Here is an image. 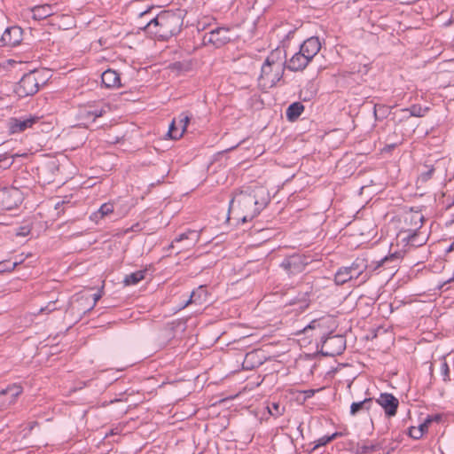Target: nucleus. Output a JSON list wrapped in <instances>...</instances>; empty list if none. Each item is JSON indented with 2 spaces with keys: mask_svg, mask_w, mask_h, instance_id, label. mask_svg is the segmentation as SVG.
I'll return each instance as SVG.
<instances>
[{
  "mask_svg": "<svg viewBox=\"0 0 454 454\" xmlns=\"http://www.w3.org/2000/svg\"><path fill=\"white\" fill-rule=\"evenodd\" d=\"M146 270H137L128 274L125 276L123 279V283L125 286H133L139 283L141 280L145 278Z\"/></svg>",
  "mask_w": 454,
  "mask_h": 454,
  "instance_id": "28",
  "label": "nucleus"
},
{
  "mask_svg": "<svg viewBox=\"0 0 454 454\" xmlns=\"http://www.w3.org/2000/svg\"><path fill=\"white\" fill-rule=\"evenodd\" d=\"M36 425H37V422H33V423H31L30 430H31V429H33V427H34L35 426H36Z\"/></svg>",
  "mask_w": 454,
  "mask_h": 454,
  "instance_id": "51",
  "label": "nucleus"
},
{
  "mask_svg": "<svg viewBox=\"0 0 454 454\" xmlns=\"http://www.w3.org/2000/svg\"><path fill=\"white\" fill-rule=\"evenodd\" d=\"M232 39L229 27H218L208 33H205L202 37V43L204 45H212L215 48H221Z\"/></svg>",
  "mask_w": 454,
  "mask_h": 454,
  "instance_id": "7",
  "label": "nucleus"
},
{
  "mask_svg": "<svg viewBox=\"0 0 454 454\" xmlns=\"http://www.w3.org/2000/svg\"><path fill=\"white\" fill-rule=\"evenodd\" d=\"M427 419H431V423L435 421V422H439L442 420V415L441 414H434V415H428L427 417Z\"/></svg>",
  "mask_w": 454,
  "mask_h": 454,
  "instance_id": "43",
  "label": "nucleus"
},
{
  "mask_svg": "<svg viewBox=\"0 0 454 454\" xmlns=\"http://www.w3.org/2000/svg\"><path fill=\"white\" fill-rule=\"evenodd\" d=\"M21 40L22 29L17 26L7 27L1 37L2 43L6 46H16Z\"/></svg>",
  "mask_w": 454,
  "mask_h": 454,
  "instance_id": "14",
  "label": "nucleus"
},
{
  "mask_svg": "<svg viewBox=\"0 0 454 454\" xmlns=\"http://www.w3.org/2000/svg\"><path fill=\"white\" fill-rule=\"evenodd\" d=\"M427 170L421 172L417 179V184H425L430 180L434 173V168L433 166H426Z\"/></svg>",
  "mask_w": 454,
  "mask_h": 454,
  "instance_id": "31",
  "label": "nucleus"
},
{
  "mask_svg": "<svg viewBox=\"0 0 454 454\" xmlns=\"http://www.w3.org/2000/svg\"><path fill=\"white\" fill-rule=\"evenodd\" d=\"M201 230H187L185 232L179 234L170 244L169 247L173 248L175 243H182L185 242V244L181 247L178 251L180 253L182 250H188L195 247V245L200 241Z\"/></svg>",
  "mask_w": 454,
  "mask_h": 454,
  "instance_id": "11",
  "label": "nucleus"
},
{
  "mask_svg": "<svg viewBox=\"0 0 454 454\" xmlns=\"http://www.w3.org/2000/svg\"><path fill=\"white\" fill-rule=\"evenodd\" d=\"M429 424H431V419H426L423 423H421L419 427H417V428H420L421 429L422 435L426 432H427Z\"/></svg>",
  "mask_w": 454,
  "mask_h": 454,
  "instance_id": "42",
  "label": "nucleus"
},
{
  "mask_svg": "<svg viewBox=\"0 0 454 454\" xmlns=\"http://www.w3.org/2000/svg\"><path fill=\"white\" fill-rule=\"evenodd\" d=\"M367 267V260L357 257L350 266L341 267L337 270L334 275V282L339 286L344 285L348 281L360 277Z\"/></svg>",
  "mask_w": 454,
  "mask_h": 454,
  "instance_id": "5",
  "label": "nucleus"
},
{
  "mask_svg": "<svg viewBox=\"0 0 454 454\" xmlns=\"http://www.w3.org/2000/svg\"><path fill=\"white\" fill-rule=\"evenodd\" d=\"M3 205L7 209L17 207L21 202V194L19 189L11 188L4 189L0 192Z\"/></svg>",
  "mask_w": 454,
  "mask_h": 454,
  "instance_id": "13",
  "label": "nucleus"
},
{
  "mask_svg": "<svg viewBox=\"0 0 454 454\" xmlns=\"http://www.w3.org/2000/svg\"><path fill=\"white\" fill-rule=\"evenodd\" d=\"M106 108H109L107 106H105L104 107L100 109H94V110H88L84 113L85 118H91L93 121H95L96 118L101 117L106 114Z\"/></svg>",
  "mask_w": 454,
  "mask_h": 454,
  "instance_id": "33",
  "label": "nucleus"
},
{
  "mask_svg": "<svg viewBox=\"0 0 454 454\" xmlns=\"http://www.w3.org/2000/svg\"><path fill=\"white\" fill-rule=\"evenodd\" d=\"M207 291L206 286H200L196 290L192 292L190 298L186 301L184 307L187 306L188 304H192V303L201 305L207 301Z\"/></svg>",
  "mask_w": 454,
  "mask_h": 454,
  "instance_id": "20",
  "label": "nucleus"
},
{
  "mask_svg": "<svg viewBox=\"0 0 454 454\" xmlns=\"http://www.w3.org/2000/svg\"><path fill=\"white\" fill-rule=\"evenodd\" d=\"M309 62L310 60L306 58V55L299 51L289 60H286V67L290 71L299 72L304 70Z\"/></svg>",
  "mask_w": 454,
  "mask_h": 454,
  "instance_id": "16",
  "label": "nucleus"
},
{
  "mask_svg": "<svg viewBox=\"0 0 454 454\" xmlns=\"http://www.w3.org/2000/svg\"><path fill=\"white\" fill-rule=\"evenodd\" d=\"M101 81L106 88H120L121 86L120 74L113 69L103 72Z\"/></svg>",
  "mask_w": 454,
  "mask_h": 454,
  "instance_id": "18",
  "label": "nucleus"
},
{
  "mask_svg": "<svg viewBox=\"0 0 454 454\" xmlns=\"http://www.w3.org/2000/svg\"><path fill=\"white\" fill-rule=\"evenodd\" d=\"M270 200L268 191L257 187L251 192H236L229 203L228 219L247 223L256 217Z\"/></svg>",
  "mask_w": 454,
  "mask_h": 454,
  "instance_id": "1",
  "label": "nucleus"
},
{
  "mask_svg": "<svg viewBox=\"0 0 454 454\" xmlns=\"http://www.w3.org/2000/svg\"><path fill=\"white\" fill-rule=\"evenodd\" d=\"M272 408L275 410V412H274L270 408L269 409V411H270V413L271 415L277 416V415L280 414V412H279V411H278V409H279V404H278V403H273V404H272Z\"/></svg>",
  "mask_w": 454,
  "mask_h": 454,
  "instance_id": "44",
  "label": "nucleus"
},
{
  "mask_svg": "<svg viewBox=\"0 0 454 454\" xmlns=\"http://www.w3.org/2000/svg\"><path fill=\"white\" fill-rule=\"evenodd\" d=\"M369 67L367 65H362L361 63L353 62L349 65L348 68L343 69L340 72V75L347 77L349 74H361L362 75L368 73Z\"/></svg>",
  "mask_w": 454,
  "mask_h": 454,
  "instance_id": "21",
  "label": "nucleus"
},
{
  "mask_svg": "<svg viewBox=\"0 0 454 454\" xmlns=\"http://www.w3.org/2000/svg\"><path fill=\"white\" fill-rule=\"evenodd\" d=\"M379 444H361L357 446V454H367L380 450Z\"/></svg>",
  "mask_w": 454,
  "mask_h": 454,
  "instance_id": "36",
  "label": "nucleus"
},
{
  "mask_svg": "<svg viewBox=\"0 0 454 454\" xmlns=\"http://www.w3.org/2000/svg\"><path fill=\"white\" fill-rule=\"evenodd\" d=\"M388 114L389 109L387 106L379 104L374 106V116L376 120H383L388 115Z\"/></svg>",
  "mask_w": 454,
  "mask_h": 454,
  "instance_id": "30",
  "label": "nucleus"
},
{
  "mask_svg": "<svg viewBox=\"0 0 454 454\" xmlns=\"http://www.w3.org/2000/svg\"><path fill=\"white\" fill-rule=\"evenodd\" d=\"M35 115H26L19 118H11L9 121V129L12 134L21 133L26 129L32 128L39 121Z\"/></svg>",
  "mask_w": 454,
  "mask_h": 454,
  "instance_id": "10",
  "label": "nucleus"
},
{
  "mask_svg": "<svg viewBox=\"0 0 454 454\" xmlns=\"http://www.w3.org/2000/svg\"><path fill=\"white\" fill-rule=\"evenodd\" d=\"M286 59L280 49H275L266 58L261 68L259 84L263 88H272L281 81L286 69Z\"/></svg>",
  "mask_w": 454,
  "mask_h": 454,
  "instance_id": "3",
  "label": "nucleus"
},
{
  "mask_svg": "<svg viewBox=\"0 0 454 454\" xmlns=\"http://www.w3.org/2000/svg\"><path fill=\"white\" fill-rule=\"evenodd\" d=\"M403 111H409L411 116L422 117L428 111V108H422L419 105H413L410 108L404 109Z\"/></svg>",
  "mask_w": 454,
  "mask_h": 454,
  "instance_id": "34",
  "label": "nucleus"
},
{
  "mask_svg": "<svg viewBox=\"0 0 454 454\" xmlns=\"http://www.w3.org/2000/svg\"><path fill=\"white\" fill-rule=\"evenodd\" d=\"M286 445L288 447L289 450H293L294 445H293L292 440L286 439Z\"/></svg>",
  "mask_w": 454,
  "mask_h": 454,
  "instance_id": "47",
  "label": "nucleus"
},
{
  "mask_svg": "<svg viewBox=\"0 0 454 454\" xmlns=\"http://www.w3.org/2000/svg\"><path fill=\"white\" fill-rule=\"evenodd\" d=\"M114 207L111 202H106L101 205L99 209L90 215V220L98 222L100 219H103L105 216L112 214L114 212Z\"/></svg>",
  "mask_w": 454,
  "mask_h": 454,
  "instance_id": "24",
  "label": "nucleus"
},
{
  "mask_svg": "<svg viewBox=\"0 0 454 454\" xmlns=\"http://www.w3.org/2000/svg\"><path fill=\"white\" fill-rule=\"evenodd\" d=\"M178 124H177V121L176 119H174L170 125H169V129H168V136L172 138V139H179L180 137H182L183 136V132L179 131L178 130Z\"/></svg>",
  "mask_w": 454,
  "mask_h": 454,
  "instance_id": "32",
  "label": "nucleus"
},
{
  "mask_svg": "<svg viewBox=\"0 0 454 454\" xmlns=\"http://www.w3.org/2000/svg\"><path fill=\"white\" fill-rule=\"evenodd\" d=\"M101 298V294L98 292L93 294V306L96 305L97 301Z\"/></svg>",
  "mask_w": 454,
  "mask_h": 454,
  "instance_id": "46",
  "label": "nucleus"
},
{
  "mask_svg": "<svg viewBox=\"0 0 454 454\" xmlns=\"http://www.w3.org/2000/svg\"><path fill=\"white\" fill-rule=\"evenodd\" d=\"M57 309H59V308L57 307V301H49L46 306L42 307L37 313H35V315H40L43 313L49 314Z\"/></svg>",
  "mask_w": 454,
  "mask_h": 454,
  "instance_id": "38",
  "label": "nucleus"
},
{
  "mask_svg": "<svg viewBox=\"0 0 454 454\" xmlns=\"http://www.w3.org/2000/svg\"><path fill=\"white\" fill-rule=\"evenodd\" d=\"M321 49V43L319 38L317 36H311L305 40L300 47V51L306 55L309 60H312L313 58L318 53Z\"/></svg>",
  "mask_w": 454,
  "mask_h": 454,
  "instance_id": "15",
  "label": "nucleus"
},
{
  "mask_svg": "<svg viewBox=\"0 0 454 454\" xmlns=\"http://www.w3.org/2000/svg\"><path fill=\"white\" fill-rule=\"evenodd\" d=\"M425 217L420 211L411 210L405 215V223L410 225L408 230H420Z\"/></svg>",
  "mask_w": 454,
  "mask_h": 454,
  "instance_id": "19",
  "label": "nucleus"
},
{
  "mask_svg": "<svg viewBox=\"0 0 454 454\" xmlns=\"http://www.w3.org/2000/svg\"><path fill=\"white\" fill-rule=\"evenodd\" d=\"M303 302H304V305L302 307H308L309 306L307 299H304Z\"/></svg>",
  "mask_w": 454,
  "mask_h": 454,
  "instance_id": "50",
  "label": "nucleus"
},
{
  "mask_svg": "<svg viewBox=\"0 0 454 454\" xmlns=\"http://www.w3.org/2000/svg\"><path fill=\"white\" fill-rule=\"evenodd\" d=\"M13 163L12 157H9L6 155L0 156V168L6 169L9 168Z\"/></svg>",
  "mask_w": 454,
  "mask_h": 454,
  "instance_id": "40",
  "label": "nucleus"
},
{
  "mask_svg": "<svg viewBox=\"0 0 454 454\" xmlns=\"http://www.w3.org/2000/svg\"><path fill=\"white\" fill-rule=\"evenodd\" d=\"M454 249V244H451L449 248L447 249V252H450Z\"/></svg>",
  "mask_w": 454,
  "mask_h": 454,
  "instance_id": "49",
  "label": "nucleus"
},
{
  "mask_svg": "<svg viewBox=\"0 0 454 454\" xmlns=\"http://www.w3.org/2000/svg\"><path fill=\"white\" fill-rule=\"evenodd\" d=\"M262 364L259 358V352L256 350L247 353L243 362V367L247 370L254 369Z\"/></svg>",
  "mask_w": 454,
  "mask_h": 454,
  "instance_id": "23",
  "label": "nucleus"
},
{
  "mask_svg": "<svg viewBox=\"0 0 454 454\" xmlns=\"http://www.w3.org/2000/svg\"><path fill=\"white\" fill-rule=\"evenodd\" d=\"M341 435V433H339V432H335L333 433V434L331 435H325L323 437H320L319 439H317L316 441V445H315V448H317V447H320V446H325L326 445L328 442H330L331 441L336 439L338 436Z\"/></svg>",
  "mask_w": 454,
  "mask_h": 454,
  "instance_id": "35",
  "label": "nucleus"
},
{
  "mask_svg": "<svg viewBox=\"0 0 454 454\" xmlns=\"http://www.w3.org/2000/svg\"><path fill=\"white\" fill-rule=\"evenodd\" d=\"M56 12V4H41L31 8L32 17L35 20H42L51 15Z\"/></svg>",
  "mask_w": 454,
  "mask_h": 454,
  "instance_id": "17",
  "label": "nucleus"
},
{
  "mask_svg": "<svg viewBox=\"0 0 454 454\" xmlns=\"http://www.w3.org/2000/svg\"><path fill=\"white\" fill-rule=\"evenodd\" d=\"M191 117H192V115L188 112H183L178 115V119L176 121H177L178 127L181 129L180 131L183 132V134L186 130V128H187L188 123L190 122Z\"/></svg>",
  "mask_w": 454,
  "mask_h": 454,
  "instance_id": "29",
  "label": "nucleus"
},
{
  "mask_svg": "<svg viewBox=\"0 0 454 454\" xmlns=\"http://www.w3.org/2000/svg\"><path fill=\"white\" fill-rule=\"evenodd\" d=\"M151 9H152V8L150 7V8H148L147 10H145V11H144V12H140L139 16H140V17H144V16L147 15V14L150 12Z\"/></svg>",
  "mask_w": 454,
  "mask_h": 454,
  "instance_id": "48",
  "label": "nucleus"
},
{
  "mask_svg": "<svg viewBox=\"0 0 454 454\" xmlns=\"http://www.w3.org/2000/svg\"><path fill=\"white\" fill-rule=\"evenodd\" d=\"M441 374L444 381L450 380V367L447 364L446 358L442 357L441 360Z\"/></svg>",
  "mask_w": 454,
  "mask_h": 454,
  "instance_id": "39",
  "label": "nucleus"
},
{
  "mask_svg": "<svg viewBox=\"0 0 454 454\" xmlns=\"http://www.w3.org/2000/svg\"><path fill=\"white\" fill-rule=\"evenodd\" d=\"M346 348V340L341 335L327 337L322 345L325 356H334L341 354Z\"/></svg>",
  "mask_w": 454,
  "mask_h": 454,
  "instance_id": "9",
  "label": "nucleus"
},
{
  "mask_svg": "<svg viewBox=\"0 0 454 454\" xmlns=\"http://www.w3.org/2000/svg\"><path fill=\"white\" fill-rule=\"evenodd\" d=\"M376 403L384 409L387 417L391 418L396 415L399 401L389 393H381L376 399Z\"/></svg>",
  "mask_w": 454,
  "mask_h": 454,
  "instance_id": "12",
  "label": "nucleus"
},
{
  "mask_svg": "<svg viewBox=\"0 0 454 454\" xmlns=\"http://www.w3.org/2000/svg\"><path fill=\"white\" fill-rule=\"evenodd\" d=\"M409 435L415 440H419L423 436L422 433H421V429L417 428V427H410Z\"/></svg>",
  "mask_w": 454,
  "mask_h": 454,
  "instance_id": "41",
  "label": "nucleus"
},
{
  "mask_svg": "<svg viewBox=\"0 0 454 454\" xmlns=\"http://www.w3.org/2000/svg\"><path fill=\"white\" fill-rule=\"evenodd\" d=\"M304 111V106L301 102L291 104L286 109V116L289 121L296 120Z\"/></svg>",
  "mask_w": 454,
  "mask_h": 454,
  "instance_id": "27",
  "label": "nucleus"
},
{
  "mask_svg": "<svg viewBox=\"0 0 454 454\" xmlns=\"http://www.w3.org/2000/svg\"><path fill=\"white\" fill-rule=\"evenodd\" d=\"M317 391V390H315V389H308V390L303 391V393L305 395V398L312 397Z\"/></svg>",
  "mask_w": 454,
  "mask_h": 454,
  "instance_id": "45",
  "label": "nucleus"
},
{
  "mask_svg": "<svg viewBox=\"0 0 454 454\" xmlns=\"http://www.w3.org/2000/svg\"><path fill=\"white\" fill-rule=\"evenodd\" d=\"M372 403V398H365L363 401L352 403L350 405V414L355 416L360 411H368L371 409Z\"/></svg>",
  "mask_w": 454,
  "mask_h": 454,
  "instance_id": "25",
  "label": "nucleus"
},
{
  "mask_svg": "<svg viewBox=\"0 0 454 454\" xmlns=\"http://www.w3.org/2000/svg\"><path fill=\"white\" fill-rule=\"evenodd\" d=\"M397 238L404 246L419 247L426 244L427 240V234L419 230H401Z\"/></svg>",
  "mask_w": 454,
  "mask_h": 454,
  "instance_id": "8",
  "label": "nucleus"
},
{
  "mask_svg": "<svg viewBox=\"0 0 454 454\" xmlns=\"http://www.w3.org/2000/svg\"><path fill=\"white\" fill-rule=\"evenodd\" d=\"M23 392V388L20 385L11 384L6 388L0 391V395H9L11 396L10 403H13L16 398L20 395Z\"/></svg>",
  "mask_w": 454,
  "mask_h": 454,
  "instance_id": "26",
  "label": "nucleus"
},
{
  "mask_svg": "<svg viewBox=\"0 0 454 454\" xmlns=\"http://www.w3.org/2000/svg\"><path fill=\"white\" fill-rule=\"evenodd\" d=\"M313 261L314 259L310 254H294L286 256L280 263V267L288 275H296L302 272L305 267Z\"/></svg>",
  "mask_w": 454,
  "mask_h": 454,
  "instance_id": "6",
  "label": "nucleus"
},
{
  "mask_svg": "<svg viewBox=\"0 0 454 454\" xmlns=\"http://www.w3.org/2000/svg\"><path fill=\"white\" fill-rule=\"evenodd\" d=\"M20 262L21 261L14 262H11L10 261L0 262V273L13 270Z\"/></svg>",
  "mask_w": 454,
  "mask_h": 454,
  "instance_id": "37",
  "label": "nucleus"
},
{
  "mask_svg": "<svg viewBox=\"0 0 454 454\" xmlns=\"http://www.w3.org/2000/svg\"><path fill=\"white\" fill-rule=\"evenodd\" d=\"M398 260L399 257L396 255V254H391L375 262V266L373 267V270H378L380 267L394 270L396 267V262H398Z\"/></svg>",
  "mask_w": 454,
  "mask_h": 454,
  "instance_id": "22",
  "label": "nucleus"
},
{
  "mask_svg": "<svg viewBox=\"0 0 454 454\" xmlns=\"http://www.w3.org/2000/svg\"><path fill=\"white\" fill-rule=\"evenodd\" d=\"M48 78L43 70L35 69L25 74L14 88V92L20 98L35 95L41 85L46 83Z\"/></svg>",
  "mask_w": 454,
  "mask_h": 454,
  "instance_id": "4",
  "label": "nucleus"
},
{
  "mask_svg": "<svg viewBox=\"0 0 454 454\" xmlns=\"http://www.w3.org/2000/svg\"><path fill=\"white\" fill-rule=\"evenodd\" d=\"M184 15L180 11H163L151 19L146 27L155 28L153 32L160 39L166 41L177 35L183 26Z\"/></svg>",
  "mask_w": 454,
  "mask_h": 454,
  "instance_id": "2",
  "label": "nucleus"
}]
</instances>
